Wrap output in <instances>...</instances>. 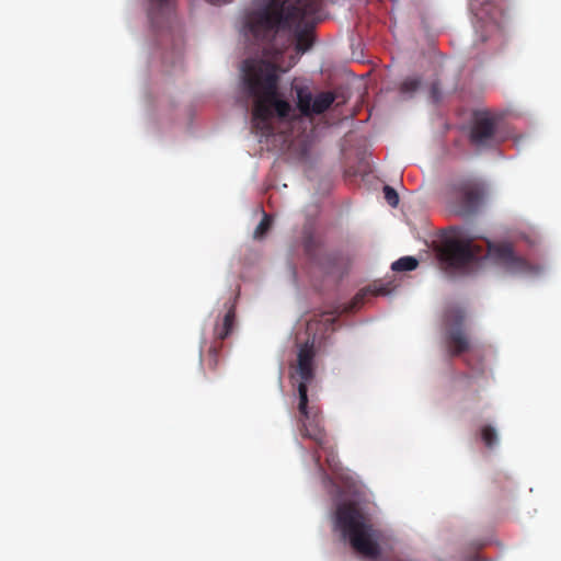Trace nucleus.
Returning a JSON list of instances; mask_svg holds the SVG:
<instances>
[{
  "instance_id": "13",
  "label": "nucleus",
  "mask_w": 561,
  "mask_h": 561,
  "mask_svg": "<svg viewBox=\"0 0 561 561\" xmlns=\"http://www.w3.org/2000/svg\"><path fill=\"white\" fill-rule=\"evenodd\" d=\"M335 95L332 92H321L312 101L311 114H322L334 102Z\"/></svg>"
},
{
  "instance_id": "22",
  "label": "nucleus",
  "mask_w": 561,
  "mask_h": 561,
  "mask_svg": "<svg viewBox=\"0 0 561 561\" xmlns=\"http://www.w3.org/2000/svg\"><path fill=\"white\" fill-rule=\"evenodd\" d=\"M431 98L434 102H438L440 100V88L438 82H433L431 85Z\"/></svg>"
},
{
  "instance_id": "7",
  "label": "nucleus",
  "mask_w": 561,
  "mask_h": 561,
  "mask_svg": "<svg viewBox=\"0 0 561 561\" xmlns=\"http://www.w3.org/2000/svg\"><path fill=\"white\" fill-rule=\"evenodd\" d=\"M463 323L465 313L461 310H451L447 313L444 341L450 356H459L471 347Z\"/></svg>"
},
{
  "instance_id": "11",
  "label": "nucleus",
  "mask_w": 561,
  "mask_h": 561,
  "mask_svg": "<svg viewBox=\"0 0 561 561\" xmlns=\"http://www.w3.org/2000/svg\"><path fill=\"white\" fill-rule=\"evenodd\" d=\"M236 319V312L233 307H231L224 317L222 323L220 325H216L215 328V342L213 344H220L222 346V341L230 335L233 329Z\"/></svg>"
},
{
  "instance_id": "5",
  "label": "nucleus",
  "mask_w": 561,
  "mask_h": 561,
  "mask_svg": "<svg viewBox=\"0 0 561 561\" xmlns=\"http://www.w3.org/2000/svg\"><path fill=\"white\" fill-rule=\"evenodd\" d=\"M484 191L474 179H461L451 184L449 198L456 211L463 216L473 215L482 204Z\"/></svg>"
},
{
  "instance_id": "17",
  "label": "nucleus",
  "mask_w": 561,
  "mask_h": 561,
  "mask_svg": "<svg viewBox=\"0 0 561 561\" xmlns=\"http://www.w3.org/2000/svg\"><path fill=\"white\" fill-rule=\"evenodd\" d=\"M325 453V461L328 467L333 471L337 472L341 469L340 461L337 459V455L334 450V447L330 444V439L328 440L327 449H322Z\"/></svg>"
},
{
  "instance_id": "18",
  "label": "nucleus",
  "mask_w": 561,
  "mask_h": 561,
  "mask_svg": "<svg viewBox=\"0 0 561 561\" xmlns=\"http://www.w3.org/2000/svg\"><path fill=\"white\" fill-rule=\"evenodd\" d=\"M481 438L488 448H492L497 444L496 431L491 425H485L482 427Z\"/></svg>"
},
{
  "instance_id": "12",
  "label": "nucleus",
  "mask_w": 561,
  "mask_h": 561,
  "mask_svg": "<svg viewBox=\"0 0 561 561\" xmlns=\"http://www.w3.org/2000/svg\"><path fill=\"white\" fill-rule=\"evenodd\" d=\"M221 345L220 344H211L206 355L202 356V364L206 369L211 373H216L220 362V353Z\"/></svg>"
},
{
  "instance_id": "25",
  "label": "nucleus",
  "mask_w": 561,
  "mask_h": 561,
  "mask_svg": "<svg viewBox=\"0 0 561 561\" xmlns=\"http://www.w3.org/2000/svg\"><path fill=\"white\" fill-rule=\"evenodd\" d=\"M150 1L153 3H157L159 5H164L168 2V0H150Z\"/></svg>"
},
{
  "instance_id": "16",
  "label": "nucleus",
  "mask_w": 561,
  "mask_h": 561,
  "mask_svg": "<svg viewBox=\"0 0 561 561\" xmlns=\"http://www.w3.org/2000/svg\"><path fill=\"white\" fill-rule=\"evenodd\" d=\"M419 262L413 256H403L392 263L391 268L396 272L413 271L417 267Z\"/></svg>"
},
{
  "instance_id": "21",
  "label": "nucleus",
  "mask_w": 561,
  "mask_h": 561,
  "mask_svg": "<svg viewBox=\"0 0 561 561\" xmlns=\"http://www.w3.org/2000/svg\"><path fill=\"white\" fill-rule=\"evenodd\" d=\"M383 195H385V199L387 201V203L390 206L396 207L399 204V195H398L397 191L394 188H392L391 186L386 185L383 187Z\"/></svg>"
},
{
  "instance_id": "6",
  "label": "nucleus",
  "mask_w": 561,
  "mask_h": 561,
  "mask_svg": "<svg viewBox=\"0 0 561 561\" xmlns=\"http://www.w3.org/2000/svg\"><path fill=\"white\" fill-rule=\"evenodd\" d=\"M469 138L478 148L495 147L504 139L499 131V119L486 111L474 113Z\"/></svg>"
},
{
  "instance_id": "24",
  "label": "nucleus",
  "mask_w": 561,
  "mask_h": 561,
  "mask_svg": "<svg viewBox=\"0 0 561 561\" xmlns=\"http://www.w3.org/2000/svg\"><path fill=\"white\" fill-rule=\"evenodd\" d=\"M210 3L213 4H222V3H228L230 2L231 0H208Z\"/></svg>"
},
{
  "instance_id": "3",
  "label": "nucleus",
  "mask_w": 561,
  "mask_h": 561,
  "mask_svg": "<svg viewBox=\"0 0 561 561\" xmlns=\"http://www.w3.org/2000/svg\"><path fill=\"white\" fill-rule=\"evenodd\" d=\"M438 256L446 271L466 273L478 265L483 249L469 240L447 239L439 248Z\"/></svg>"
},
{
  "instance_id": "15",
  "label": "nucleus",
  "mask_w": 561,
  "mask_h": 561,
  "mask_svg": "<svg viewBox=\"0 0 561 561\" xmlns=\"http://www.w3.org/2000/svg\"><path fill=\"white\" fill-rule=\"evenodd\" d=\"M420 87H421V79L416 78V77H410V78L404 79L401 82V84L399 87V92L404 98H412L414 95V93L420 89Z\"/></svg>"
},
{
  "instance_id": "8",
  "label": "nucleus",
  "mask_w": 561,
  "mask_h": 561,
  "mask_svg": "<svg viewBox=\"0 0 561 561\" xmlns=\"http://www.w3.org/2000/svg\"><path fill=\"white\" fill-rule=\"evenodd\" d=\"M488 253L512 274H529L534 272V266L526 259L516 255L510 243H488Z\"/></svg>"
},
{
  "instance_id": "1",
  "label": "nucleus",
  "mask_w": 561,
  "mask_h": 561,
  "mask_svg": "<svg viewBox=\"0 0 561 561\" xmlns=\"http://www.w3.org/2000/svg\"><path fill=\"white\" fill-rule=\"evenodd\" d=\"M316 12L317 4L312 0H270L244 16V36L267 59L248 58L242 68L244 88L253 98L252 128L261 136L274 134V118L287 121L294 112L291 104L278 91L276 61L286 46L277 44V35L296 26V51L306 53L313 45V37L310 30H301L300 26Z\"/></svg>"
},
{
  "instance_id": "20",
  "label": "nucleus",
  "mask_w": 561,
  "mask_h": 561,
  "mask_svg": "<svg viewBox=\"0 0 561 561\" xmlns=\"http://www.w3.org/2000/svg\"><path fill=\"white\" fill-rule=\"evenodd\" d=\"M304 249L311 259H314L319 249V241L309 233L304 239Z\"/></svg>"
},
{
  "instance_id": "23",
  "label": "nucleus",
  "mask_w": 561,
  "mask_h": 561,
  "mask_svg": "<svg viewBox=\"0 0 561 561\" xmlns=\"http://www.w3.org/2000/svg\"><path fill=\"white\" fill-rule=\"evenodd\" d=\"M313 460H314L316 466H317L320 470H322V466H321V461H320V460H321V456H320V454L318 453V450H316V451L313 453Z\"/></svg>"
},
{
  "instance_id": "14",
  "label": "nucleus",
  "mask_w": 561,
  "mask_h": 561,
  "mask_svg": "<svg viewBox=\"0 0 561 561\" xmlns=\"http://www.w3.org/2000/svg\"><path fill=\"white\" fill-rule=\"evenodd\" d=\"M297 92V106L304 116L311 115L312 94L305 88H298Z\"/></svg>"
},
{
  "instance_id": "19",
  "label": "nucleus",
  "mask_w": 561,
  "mask_h": 561,
  "mask_svg": "<svg viewBox=\"0 0 561 561\" xmlns=\"http://www.w3.org/2000/svg\"><path fill=\"white\" fill-rule=\"evenodd\" d=\"M271 226H272V218L268 215L264 214V217L262 218V220L256 226V228L253 232V238L262 239L268 232V230L271 229Z\"/></svg>"
},
{
  "instance_id": "9",
  "label": "nucleus",
  "mask_w": 561,
  "mask_h": 561,
  "mask_svg": "<svg viewBox=\"0 0 561 561\" xmlns=\"http://www.w3.org/2000/svg\"><path fill=\"white\" fill-rule=\"evenodd\" d=\"M316 352L313 347V341H307L305 344L300 345L298 354H297V366L296 373L300 379L298 383V388L304 385L308 390V383L311 382L314 378V360Z\"/></svg>"
},
{
  "instance_id": "4",
  "label": "nucleus",
  "mask_w": 561,
  "mask_h": 561,
  "mask_svg": "<svg viewBox=\"0 0 561 561\" xmlns=\"http://www.w3.org/2000/svg\"><path fill=\"white\" fill-rule=\"evenodd\" d=\"M298 428L302 437L316 443L320 449H327L329 437L323 427V417L317 407L308 405L307 389L301 385L298 389Z\"/></svg>"
},
{
  "instance_id": "2",
  "label": "nucleus",
  "mask_w": 561,
  "mask_h": 561,
  "mask_svg": "<svg viewBox=\"0 0 561 561\" xmlns=\"http://www.w3.org/2000/svg\"><path fill=\"white\" fill-rule=\"evenodd\" d=\"M335 523L355 551L371 559L379 557L380 548L374 539V529L357 503L339 505Z\"/></svg>"
},
{
  "instance_id": "10",
  "label": "nucleus",
  "mask_w": 561,
  "mask_h": 561,
  "mask_svg": "<svg viewBox=\"0 0 561 561\" xmlns=\"http://www.w3.org/2000/svg\"><path fill=\"white\" fill-rule=\"evenodd\" d=\"M390 285L391 283H382L380 280L374 282L373 284L368 285L367 287L363 288L362 290H359V293L356 294L348 309L353 310L362 306L367 296L389 295L392 290Z\"/></svg>"
}]
</instances>
